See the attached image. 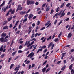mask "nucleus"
Instances as JSON below:
<instances>
[{
	"instance_id": "f257e3e1",
	"label": "nucleus",
	"mask_w": 74,
	"mask_h": 74,
	"mask_svg": "<svg viewBox=\"0 0 74 74\" xmlns=\"http://www.w3.org/2000/svg\"><path fill=\"white\" fill-rule=\"evenodd\" d=\"M27 5H29L30 4H34V2L33 1H30L29 0H27Z\"/></svg>"
},
{
	"instance_id": "f03ea898",
	"label": "nucleus",
	"mask_w": 74,
	"mask_h": 74,
	"mask_svg": "<svg viewBox=\"0 0 74 74\" xmlns=\"http://www.w3.org/2000/svg\"><path fill=\"white\" fill-rule=\"evenodd\" d=\"M51 23L50 22V21H48L46 23L45 25V26H47V25H48L46 27V28H48V27H49V26H51Z\"/></svg>"
},
{
	"instance_id": "7ed1b4c3",
	"label": "nucleus",
	"mask_w": 74,
	"mask_h": 74,
	"mask_svg": "<svg viewBox=\"0 0 74 74\" xmlns=\"http://www.w3.org/2000/svg\"><path fill=\"white\" fill-rule=\"evenodd\" d=\"M33 56H34V53L32 52L27 57V58L30 57V58H32Z\"/></svg>"
},
{
	"instance_id": "20e7f679",
	"label": "nucleus",
	"mask_w": 74,
	"mask_h": 74,
	"mask_svg": "<svg viewBox=\"0 0 74 74\" xmlns=\"http://www.w3.org/2000/svg\"><path fill=\"white\" fill-rule=\"evenodd\" d=\"M22 9V7H21V5H18V7L17 8L16 10V11L17 12V11H18V10H20V11H21Z\"/></svg>"
},
{
	"instance_id": "39448f33",
	"label": "nucleus",
	"mask_w": 74,
	"mask_h": 74,
	"mask_svg": "<svg viewBox=\"0 0 74 74\" xmlns=\"http://www.w3.org/2000/svg\"><path fill=\"white\" fill-rule=\"evenodd\" d=\"M62 11H63V10H61L60 12L59 13H56L54 15V17H55V16H56L58 15L59 16H60V14H61V13H62Z\"/></svg>"
},
{
	"instance_id": "423d86ee",
	"label": "nucleus",
	"mask_w": 74,
	"mask_h": 74,
	"mask_svg": "<svg viewBox=\"0 0 74 74\" xmlns=\"http://www.w3.org/2000/svg\"><path fill=\"white\" fill-rule=\"evenodd\" d=\"M65 14L66 13H62V12H61V16L60 17V18H62V17L64 16L65 15Z\"/></svg>"
},
{
	"instance_id": "0eeeda50",
	"label": "nucleus",
	"mask_w": 74,
	"mask_h": 74,
	"mask_svg": "<svg viewBox=\"0 0 74 74\" xmlns=\"http://www.w3.org/2000/svg\"><path fill=\"white\" fill-rule=\"evenodd\" d=\"M72 36V34H71V33H69L67 37L68 38H71V37Z\"/></svg>"
},
{
	"instance_id": "6e6552de",
	"label": "nucleus",
	"mask_w": 74,
	"mask_h": 74,
	"mask_svg": "<svg viewBox=\"0 0 74 74\" xmlns=\"http://www.w3.org/2000/svg\"><path fill=\"white\" fill-rule=\"evenodd\" d=\"M3 45H2L0 48V55L1 54V52H2L3 50Z\"/></svg>"
},
{
	"instance_id": "1a4fd4ad",
	"label": "nucleus",
	"mask_w": 74,
	"mask_h": 74,
	"mask_svg": "<svg viewBox=\"0 0 74 74\" xmlns=\"http://www.w3.org/2000/svg\"><path fill=\"white\" fill-rule=\"evenodd\" d=\"M40 48L38 50V51L37 52V53H38L39 52H41L42 51V47H40Z\"/></svg>"
},
{
	"instance_id": "9d476101",
	"label": "nucleus",
	"mask_w": 74,
	"mask_h": 74,
	"mask_svg": "<svg viewBox=\"0 0 74 74\" xmlns=\"http://www.w3.org/2000/svg\"><path fill=\"white\" fill-rule=\"evenodd\" d=\"M20 14L21 15H24V14H25V13H26L25 12H24V11H21L20 12H19Z\"/></svg>"
},
{
	"instance_id": "9b49d317",
	"label": "nucleus",
	"mask_w": 74,
	"mask_h": 74,
	"mask_svg": "<svg viewBox=\"0 0 74 74\" xmlns=\"http://www.w3.org/2000/svg\"><path fill=\"white\" fill-rule=\"evenodd\" d=\"M33 14H30L28 18L29 19H30L31 18H33Z\"/></svg>"
},
{
	"instance_id": "f8f14e48",
	"label": "nucleus",
	"mask_w": 74,
	"mask_h": 74,
	"mask_svg": "<svg viewBox=\"0 0 74 74\" xmlns=\"http://www.w3.org/2000/svg\"><path fill=\"white\" fill-rule=\"evenodd\" d=\"M7 34H6V33H2V34L1 35V37H5V36H6Z\"/></svg>"
},
{
	"instance_id": "ddd939ff",
	"label": "nucleus",
	"mask_w": 74,
	"mask_h": 74,
	"mask_svg": "<svg viewBox=\"0 0 74 74\" xmlns=\"http://www.w3.org/2000/svg\"><path fill=\"white\" fill-rule=\"evenodd\" d=\"M53 44V42H51L50 43V44L48 45V48H50V47H51V45H52Z\"/></svg>"
},
{
	"instance_id": "4468645a",
	"label": "nucleus",
	"mask_w": 74,
	"mask_h": 74,
	"mask_svg": "<svg viewBox=\"0 0 74 74\" xmlns=\"http://www.w3.org/2000/svg\"><path fill=\"white\" fill-rule=\"evenodd\" d=\"M8 27L7 26H5L3 28V30H5V29H8Z\"/></svg>"
},
{
	"instance_id": "2eb2a0df",
	"label": "nucleus",
	"mask_w": 74,
	"mask_h": 74,
	"mask_svg": "<svg viewBox=\"0 0 74 74\" xmlns=\"http://www.w3.org/2000/svg\"><path fill=\"white\" fill-rule=\"evenodd\" d=\"M19 67H20V66L16 67V68H15V71H18V70H19Z\"/></svg>"
},
{
	"instance_id": "dca6fc26",
	"label": "nucleus",
	"mask_w": 74,
	"mask_h": 74,
	"mask_svg": "<svg viewBox=\"0 0 74 74\" xmlns=\"http://www.w3.org/2000/svg\"><path fill=\"white\" fill-rule=\"evenodd\" d=\"M4 39L3 38V37H2L1 38H0V41H1V42H4Z\"/></svg>"
},
{
	"instance_id": "f3484780",
	"label": "nucleus",
	"mask_w": 74,
	"mask_h": 74,
	"mask_svg": "<svg viewBox=\"0 0 74 74\" xmlns=\"http://www.w3.org/2000/svg\"><path fill=\"white\" fill-rule=\"evenodd\" d=\"M45 70H46V68L44 67L42 69V71L43 73H45Z\"/></svg>"
},
{
	"instance_id": "a211bd4d",
	"label": "nucleus",
	"mask_w": 74,
	"mask_h": 74,
	"mask_svg": "<svg viewBox=\"0 0 74 74\" xmlns=\"http://www.w3.org/2000/svg\"><path fill=\"white\" fill-rule=\"evenodd\" d=\"M65 68H66V66L65 65H64L63 67L61 69V70H63H63H64V69H65Z\"/></svg>"
},
{
	"instance_id": "6ab92c4d",
	"label": "nucleus",
	"mask_w": 74,
	"mask_h": 74,
	"mask_svg": "<svg viewBox=\"0 0 74 74\" xmlns=\"http://www.w3.org/2000/svg\"><path fill=\"white\" fill-rule=\"evenodd\" d=\"M49 9H50V8H49V7H48L46 8V11H48L49 10Z\"/></svg>"
},
{
	"instance_id": "aec40b11",
	"label": "nucleus",
	"mask_w": 74,
	"mask_h": 74,
	"mask_svg": "<svg viewBox=\"0 0 74 74\" xmlns=\"http://www.w3.org/2000/svg\"><path fill=\"white\" fill-rule=\"evenodd\" d=\"M15 9H13V10L12 11L11 14H14L15 13Z\"/></svg>"
},
{
	"instance_id": "412c9836",
	"label": "nucleus",
	"mask_w": 74,
	"mask_h": 74,
	"mask_svg": "<svg viewBox=\"0 0 74 74\" xmlns=\"http://www.w3.org/2000/svg\"><path fill=\"white\" fill-rule=\"evenodd\" d=\"M46 46L44 45L42 47L40 46V48H42V49H43V48H46Z\"/></svg>"
},
{
	"instance_id": "4be33fe9",
	"label": "nucleus",
	"mask_w": 74,
	"mask_h": 74,
	"mask_svg": "<svg viewBox=\"0 0 74 74\" xmlns=\"http://www.w3.org/2000/svg\"><path fill=\"white\" fill-rule=\"evenodd\" d=\"M8 59H9V60L8 61V63H9L10 62V61L11 60L12 58L11 57H10Z\"/></svg>"
},
{
	"instance_id": "5701e85b",
	"label": "nucleus",
	"mask_w": 74,
	"mask_h": 74,
	"mask_svg": "<svg viewBox=\"0 0 74 74\" xmlns=\"http://www.w3.org/2000/svg\"><path fill=\"white\" fill-rule=\"evenodd\" d=\"M7 7H6V8H5L3 9V11L4 12H5L6 11V10H7V9H8L7 8Z\"/></svg>"
},
{
	"instance_id": "b1692460",
	"label": "nucleus",
	"mask_w": 74,
	"mask_h": 74,
	"mask_svg": "<svg viewBox=\"0 0 74 74\" xmlns=\"http://www.w3.org/2000/svg\"><path fill=\"white\" fill-rule=\"evenodd\" d=\"M72 66H73V64H71L69 66V69H70V70H71V69H72Z\"/></svg>"
},
{
	"instance_id": "393cba45",
	"label": "nucleus",
	"mask_w": 74,
	"mask_h": 74,
	"mask_svg": "<svg viewBox=\"0 0 74 74\" xmlns=\"http://www.w3.org/2000/svg\"><path fill=\"white\" fill-rule=\"evenodd\" d=\"M74 74V70L73 69L71 70V74Z\"/></svg>"
},
{
	"instance_id": "a878e982",
	"label": "nucleus",
	"mask_w": 74,
	"mask_h": 74,
	"mask_svg": "<svg viewBox=\"0 0 74 74\" xmlns=\"http://www.w3.org/2000/svg\"><path fill=\"white\" fill-rule=\"evenodd\" d=\"M51 69V68H48L46 71V73H47V72H48V71L50 70Z\"/></svg>"
},
{
	"instance_id": "bb28decb",
	"label": "nucleus",
	"mask_w": 74,
	"mask_h": 74,
	"mask_svg": "<svg viewBox=\"0 0 74 74\" xmlns=\"http://www.w3.org/2000/svg\"><path fill=\"white\" fill-rule=\"evenodd\" d=\"M27 18H25V19L23 20V23H25V22H26V21H27Z\"/></svg>"
},
{
	"instance_id": "cd10ccee",
	"label": "nucleus",
	"mask_w": 74,
	"mask_h": 74,
	"mask_svg": "<svg viewBox=\"0 0 74 74\" xmlns=\"http://www.w3.org/2000/svg\"><path fill=\"white\" fill-rule=\"evenodd\" d=\"M64 4H65V2H64L62 5H61V8H62L63 6H64Z\"/></svg>"
},
{
	"instance_id": "c85d7f7f",
	"label": "nucleus",
	"mask_w": 74,
	"mask_h": 74,
	"mask_svg": "<svg viewBox=\"0 0 74 74\" xmlns=\"http://www.w3.org/2000/svg\"><path fill=\"white\" fill-rule=\"evenodd\" d=\"M54 10L53 9H52L51 11V12H50V14H53V12H54Z\"/></svg>"
},
{
	"instance_id": "c756f323",
	"label": "nucleus",
	"mask_w": 74,
	"mask_h": 74,
	"mask_svg": "<svg viewBox=\"0 0 74 74\" xmlns=\"http://www.w3.org/2000/svg\"><path fill=\"white\" fill-rule=\"evenodd\" d=\"M35 67V64H33L31 66V68H33V67Z\"/></svg>"
},
{
	"instance_id": "7c9ffc66",
	"label": "nucleus",
	"mask_w": 74,
	"mask_h": 74,
	"mask_svg": "<svg viewBox=\"0 0 74 74\" xmlns=\"http://www.w3.org/2000/svg\"><path fill=\"white\" fill-rule=\"evenodd\" d=\"M29 63H30V61H27V62H26L25 64H29Z\"/></svg>"
},
{
	"instance_id": "2f4dec72",
	"label": "nucleus",
	"mask_w": 74,
	"mask_h": 74,
	"mask_svg": "<svg viewBox=\"0 0 74 74\" xmlns=\"http://www.w3.org/2000/svg\"><path fill=\"white\" fill-rule=\"evenodd\" d=\"M7 21H4V23H3V25H5V24L6 23H7Z\"/></svg>"
},
{
	"instance_id": "473e14b6",
	"label": "nucleus",
	"mask_w": 74,
	"mask_h": 74,
	"mask_svg": "<svg viewBox=\"0 0 74 74\" xmlns=\"http://www.w3.org/2000/svg\"><path fill=\"white\" fill-rule=\"evenodd\" d=\"M61 35H62V32H60L59 35H58V38H60V37L61 36Z\"/></svg>"
},
{
	"instance_id": "72a5a7b5",
	"label": "nucleus",
	"mask_w": 74,
	"mask_h": 74,
	"mask_svg": "<svg viewBox=\"0 0 74 74\" xmlns=\"http://www.w3.org/2000/svg\"><path fill=\"white\" fill-rule=\"evenodd\" d=\"M54 45H55L54 44H53L52 45V47L51 49V50H52V49H53V47H54Z\"/></svg>"
},
{
	"instance_id": "f704fd0d",
	"label": "nucleus",
	"mask_w": 74,
	"mask_h": 74,
	"mask_svg": "<svg viewBox=\"0 0 74 74\" xmlns=\"http://www.w3.org/2000/svg\"><path fill=\"white\" fill-rule=\"evenodd\" d=\"M14 66V64H12L10 66V69H11Z\"/></svg>"
},
{
	"instance_id": "c9c22d12",
	"label": "nucleus",
	"mask_w": 74,
	"mask_h": 74,
	"mask_svg": "<svg viewBox=\"0 0 74 74\" xmlns=\"http://www.w3.org/2000/svg\"><path fill=\"white\" fill-rule=\"evenodd\" d=\"M11 19H12V17H11L10 18H9L8 20V22H9V21H10V20H11Z\"/></svg>"
},
{
	"instance_id": "e433bc0d",
	"label": "nucleus",
	"mask_w": 74,
	"mask_h": 74,
	"mask_svg": "<svg viewBox=\"0 0 74 74\" xmlns=\"http://www.w3.org/2000/svg\"><path fill=\"white\" fill-rule=\"evenodd\" d=\"M70 3H68L66 5V6L67 7H69V6H70Z\"/></svg>"
},
{
	"instance_id": "4c0bfd02",
	"label": "nucleus",
	"mask_w": 74,
	"mask_h": 74,
	"mask_svg": "<svg viewBox=\"0 0 74 74\" xmlns=\"http://www.w3.org/2000/svg\"><path fill=\"white\" fill-rule=\"evenodd\" d=\"M16 53V52H13L12 54V56H14V55H15Z\"/></svg>"
},
{
	"instance_id": "58836bf2",
	"label": "nucleus",
	"mask_w": 74,
	"mask_h": 74,
	"mask_svg": "<svg viewBox=\"0 0 74 74\" xmlns=\"http://www.w3.org/2000/svg\"><path fill=\"white\" fill-rule=\"evenodd\" d=\"M63 22V20H61L58 24V26H60V25L62 23V22Z\"/></svg>"
},
{
	"instance_id": "ea45409f",
	"label": "nucleus",
	"mask_w": 74,
	"mask_h": 74,
	"mask_svg": "<svg viewBox=\"0 0 74 74\" xmlns=\"http://www.w3.org/2000/svg\"><path fill=\"white\" fill-rule=\"evenodd\" d=\"M59 7H58L57 8H56V12H58L59 11Z\"/></svg>"
},
{
	"instance_id": "a19ab883",
	"label": "nucleus",
	"mask_w": 74,
	"mask_h": 74,
	"mask_svg": "<svg viewBox=\"0 0 74 74\" xmlns=\"http://www.w3.org/2000/svg\"><path fill=\"white\" fill-rule=\"evenodd\" d=\"M28 16H29V14H27L25 16L24 18H27Z\"/></svg>"
},
{
	"instance_id": "79ce46f5",
	"label": "nucleus",
	"mask_w": 74,
	"mask_h": 74,
	"mask_svg": "<svg viewBox=\"0 0 74 74\" xmlns=\"http://www.w3.org/2000/svg\"><path fill=\"white\" fill-rule=\"evenodd\" d=\"M18 53H22L23 51L22 50H20L18 51Z\"/></svg>"
},
{
	"instance_id": "37998d69",
	"label": "nucleus",
	"mask_w": 74,
	"mask_h": 74,
	"mask_svg": "<svg viewBox=\"0 0 74 74\" xmlns=\"http://www.w3.org/2000/svg\"><path fill=\"white\" fill-rule=\"evenodd\" d=\"M58 40H59V39H56L54 40V41L55 42H57V41H58Z\"/></svg>"
},
{
	"instance_id": "c03bdc74",
	"label": "nucleus",
	"mask_w": 74,
	"mask_h": 74,
	"mask_svg": "<svg viewBox=\"0 0 74 74\" xmlns=\"http://www.w3.org/2000/svg\"><path fill=\"white\" fill-rule=\"evenodd\" d=\"M4 40H3V42H7L8 41V39H5V40H4Z\"/></svg>"
},
{
	"instance_id": "a18cd8bd",
	"label": "nucleus",
	"mask_w": 74,
	"mask_h": 74,
	"mask_svg": "<svg viewBox=\"0 0 74 74\" xmlns=\"http://www.w3.org/2000/svg\"><path fill=\"white\" fill-rule=\"evenodd\" d=\"M45 27H43L40 29V30H44V29H45Z\"/></svg>"
},
{
	"instance_id": "49530a36",
	"label": "nucleus",
	"mask_w": 74,
	"mask_h": 74,
	"mask_svg": "<svg viewBox=\"0 0 74 74\" xmlns=\"http://www.w3.org/2000/svg\"><path fill=\"white\" fill-rule=\"evenodd\" d=\"M36 41V38H33V39H32L31 40V41Z\"/></svg>"
},
{
	"instance_id": "de8ad7c7",
	"label": "nucleus",
	"mask_w": 74,
	"mask_h": 74,
	"mask_svg": "<svg viewBox=\"0 0 74 74\" xmlns=\"http://www.w3.org/2000/svg\"><path fill=\"white\" fill-rule=\"evenodd\" d=\"M30 11H31V10L30 9H29V10H28V11L26 12V14H28V13H29V12H30Z\"/></svg>"
},
{
	"instance_id": "09e8293b",
	"label": "nucleus",
	"mask_w": 74,
	"mask_h": 74,
	"mask_svg": "<svg viewBox=\"0 0 74 74\" xmlns=\"http://www.w3.org/2000/svg\"><path fill=\"white\" fill-rule=\"evenodd\" d=\"M38 33H36L35 35V37H36L37 36V35H38Z\"/></svg>"
},
{
	"instance_id": "8fccbe9b",
	"label": "nucleus",
	"mask_w": 74,
	"mask_h": 74,
	"mask_svg": "<svg viewBox=\"0 0 74 74\" xmlns=\"http://www.w3.org/2000/svg\"><path fill=\"white\" fill-rule=\"evenodd\" d=\"M12 26V24H11L9 26L10 28H11Z\"/></svg>"
},
{
	"instance_id": "3c124183",
	"label": "nucleus",
	"mask_w": 74,
	"mask_h": 74,
	"mask_svg": "<svg viewBox=\"0 0 74 74\" xmlns=\"http://www.w3.org/2000/svg\"><path fill=\"white\" fill-rule=\"evenodd\" d=\"M11 4H10L9 7H8V5H7L6 7H7L8 9V8H11Z\"/></svg>"
},
{
	"instance_id": "603ef678",
	"label": "nucleus",
	"mask_w": 74,
	"mask_h": 74,
	"mask_svg": "<svg viewBox=\"0 0 74 74\" xmlns=\"http://www.w3.org/2000/svg\"><path fill=\"white\" fill-rule=\"evenodd\" d=\"M4 54H2L1 56V58H3L4 56Z\"/></svg>"
},
{
	"instance_id": "864d4df0",
	"label": "nucleus",
	"mask_w": 74,
	"mask_h": 74,
	"mask_svg": "<svg viewBox=\"0 0 74 74\" xmlns=\"http://www.w3.org/2000/svg\"><path fill=\"white\" fill-rule=\"evenodd\" d=\"M31 32H32V29L29 30V31H28V34H30Z\"/></svg>"
},
{
	"instance_id": "5fc2aeb1",
	"label": "nucleus",
	"mask_w": 74,
	"mask_h": 74,
	"mask_svg": "<svg viewBox=\"0 0 74 74\" xmlns=\"http://www.w3.org/2000/svg\"><path fill=\"white\" fill-rule=\"evenodd\" d=\"M22 48V45H20L19 47V49H21Z\"/></svg>"
},
{
	"instance_id": "6e6d98bb",
	"label": "nucleus",
	"mask_w": 74,
	"mask_h": 74,
	"mask_svg": "<svg viewBox=\"0 0 74 74\" xmlns=\"http://www.w3.org/2000/svg\"><path fill=\"white\" fill-rule=\"evenodd\" d=\"M37 23H38L37 24V25H39L40 23V22L39 21H38L37 22Z\"/></svg>"
},
{
	"instance_id": "4d7b16f0",
	"label": "nucleus",
	"mask_w": 74,
	"mask_h": 74,
	"mask_svg": "<svg viewBox=\"0 0 74 74\" xmlns=\"http://www.w3.org/2000/svg\"><path fill=\"white\" fill-rule=\"evenodd\" d=\"M32 45L30 44V43H29L28 45H27V47H30V46H31Z\"/></svg>"
},
{
	"instance_id": "13d9d810",
	"label": "nucleus",
	"mask_w": 74,
	"mask_h": 74,
	"mask_svg": "<svg viewBox=\"0 0 74 74\" xmlns=\"http://www.w3.org/2000/svg\"><path fill=\"white\" fill-rule=\"evenodd\" d=\"M71 52H74V49H72L71 51Z\"/></svg>"
},
{
	"instance_id": "bf43d9fd",
	"label": "nucleus",
	"mask_w": 74,
	"mask_h": 74,
	"mask_svg": "<svg viewBox=\"0 0 74 74\" xmlns=\"http://www.w3.org/2000/svg\"><path fill=\"white\" fill-rule=\"evenodd\" d=\"M11 1H12V0H10L8 4H10L11 3Z\"/></svg>"
},
{
	"instance_id": "052dcab7",
	"label": "nucleus",
	"mask_w": 74,
	"mask_h": 74,
	"mask_svg": "<svg viewBox=\"0 0 74 74\" xmlns=\"http://www.w3.org/2000/svg\"><path fill=\"white\" fill-rule=\"evenodd\" d=\"M35 25H36V24H35V23H34L32 25V27H34L35 26Z\"/></svg>"
},
{
	"instance_id": "680f3d73",
	"label": "nucleus",
	"mask_w": 74,
	"mask_h": 74,
	"mask_svg": "<svg viewBox=\"0 0 74 74\" xmlns=\"http://www.w3.org/2000/svg\"><path fill=\"white\" fill-rule=\"evenodd\" d=\"M8 12H12V9H10Z\"/></svg>"
},
{
	"instance_id": "e2e57ef3",
	"label": "nucleus",
	"mask_w": 74,
	"mask_h": 74,
	"mask_svg": "<svg viewBox=\"0 0 74 74\" xmlns=\"http://www.w3.org/2000/svg\"><path fill=\"white\" fill-rule=\"evenodd\" d=\"M33 37H34V34H33L31 36V38H33Z\"/></svg>"
},
{
	"instance_id": "0e129e2a",
	"label": "nucleus",
	"mask_w": 74,
	"mask_h": 74,
	"mask_svg": "<svg viewBox=\"0 0 74 74\" xmlns=\"http://www.w3.org/2000/svg\"><path fill=\"white\" fill-rule=\"evenodd\" d=\"M57 21H58L57 20H56L54 22V24H55V25H56V23L57 22Z\"/></svg>"
},
{
	"instance_id": "69168bd1",
	"label": "nucleus",
	"mask_w": 74,
	"mask_h": 74,
	"mask_svg": "<svg viewBox=\"0 0 74 74\" xmlns=\"http://www.w3.org/2000/svg\"><path fill=\"white\" fill-rule=\"evenodd\" d=\"M70 14V12H69L67 13V15H69Z\"/></svg>"
},
{
	"instance_id": "338daca9",
	"label": "nucleus",
	"mask_w": 74,
	"mask_h": 74,
	"mask_svg": "<svg viewBox=\"0 0 74 74\" xmlns=\"http://www.w3.org/2000/svg\"><path fill=\"white\" fill-rule=\"evenodd\" d=\"M19 43H20V44H22V43H23V41H20L19 42Z\"/></svg>"
},
{
	"instance_id": "774afa93",
	"label": "nucleus",
	"mask_w": 74,
	"mask_h": 74,
	"mask_svg": "<svg viewBox=\"0 0 74 74\" xmlns=\"http://www.w3.org/2000/svg\"><path fill=\"white\" fill-rule=\"evenodd\" d=\"M61 61H58L57 63V64H59L60 63Z\"/></svg>"
}]
</instances>
